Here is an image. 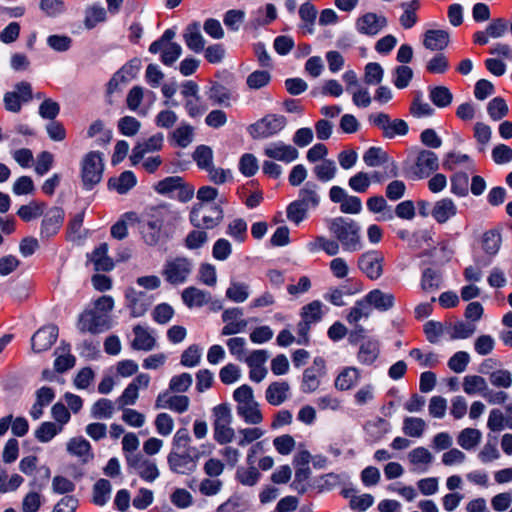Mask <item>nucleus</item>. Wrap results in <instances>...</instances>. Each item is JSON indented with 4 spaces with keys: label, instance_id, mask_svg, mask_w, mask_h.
<instances>
[{
    "label": "nucleus",
    "instance_id": "1",
    "mask_svg": "<svg viewBox=\"0 0 512 512\" xmlns=\"http://www.w3.org/2000/svg\"><path fill=\"white\" fill-rule=\"evenodd\" d=\"M330 233L346 252H356L363 248L361 228L353 219L336 217L327 221Z\"/></svg>",
    "mask_w": 512,
    "mask_h": 512
},
{
    "label": "nucleus",
    "instance_id": "2",
    "mask_svg": "<svg viewBox=\"0 0 512 512\" xmlns=\"http://www.w3.org/2000/svg\"><path fill=\"white\" fill-rule=\"evenodd\" d=\"M233 399L236 401V412L245 423L258 425L263 421V415L259 404L254 399L252 388L243 384L233 392Z\"/></svg>",
    "mask_w": 512,
    "mask_h": 512
},
{
    "label": "nucleus",
    "instance_id": "3",
    "mask_svg": "<svg viewBox=\"0 0 512 512\" xmlns=\"http://www.w3.org/2000/svg\"><path fill=\"white\" fill-rule=\"evenodd\" d=\"M213 412V437L220 444L225 445L233 441L235 431L230 426L232 423L231 409L227 404H219L212 410Z\"/></svg>",
    "mask_w": 512,
    "mask_h": 512
},
{
    "label": "nucleus",
    "instance_id": "4",
    "mask_svg": "<svg viewBox=\"0 0 512 512\" xmlns=\"http://www.w3.org/2000/svg\"><path fill=\"white\" fill-rule=\"evenodd\" d=\"M193 261L187 257L169 258L163 264L161 275L173 286L184 284L193 271Z\"/></svg>",
    "mask_w": 512,
    "mask_h": 512
},
{
    "label": "nucleus",
    "instance_id": "5",
    "mask_svg": "<svg viewBox=\"0 0 512 512\" xmlns=\"http://www.w3.org/2000/svg\"><path fill=\"white\" fill-rule=\"evenodd\" d=\"M104 163L102 153L90 151L81 160V180L85 190H92L100 183L103 175Z\"/></svg>",
    "mask_w": 512,
    "mask_h": 512
},
{
    "label": "nucleus",
    "instance_id": "6",
    "mask_svg": "<svg viewBox=\"0 0 512 512\" xmlns=\"http://www.w3.org/2000/svg\"><path fill=\"white\" fill-rule=\"evenodd\" d=\"M167 214L168 210L165 206L151 207L146 211L142 232L147 244L154 245L158 242Z\"/></svg>",
    "mask_w": 512,
    "mask_h": 512
},
{
    "label": "nucleus",
    "instance_id": "7",
    "mask_svg": "<svg viewBox=\"0 0 512 512\" xmlns=\"http://www.w3.org/2000/svg\"><path fill=\"white\" fill-rule=\"evenodd\" d=\"M286 124L287 120L283 115L268 114L251 124L248 131L253 139H264L278 134Z\"/></svg>",
    "mask_w": 512,
    "mask_h": 512
},
{
    "label": "nucleus",
    "instance_id": "8",
    "mask_svg": "<svg viewBox=\"0 0 512 512\" xmlns=\"http://www.w3.org/2000/svg\"><path fill=\"white\" fill-rule=\"evenodd\" d=\"M203 204H196L192 208L189 220L195 228L213 229L223 220V210L219 205H212L207 214H202Z\"/></svg>",
    "mask_w": 512,
    "mask_h": 512
},
{
    "label": "nucleus",
    "instance_id": "9",
    "mask_svg": "<svg viewBox=\"0 0 512 512\" xmlns=\"http://www.w3.org/2000/svg\"><path fill=\"white\" fill-rule=\"evenodd\" d=\"M327 374L326 361L323 357H315L311 366L303 372L301 391L306 394L315 392L321 385V380Z\"/></svg>",
    "mask_w": 512,
    "mask_h": 512
},
{
    "label": "nucleus",
    "instance_id": "10",
    "mask_svg": "<svg viewBox=\"0 0 512 512\" xmlns=\"http://www.w3.org/2000/svg\"><path fill=\"white\" fill-rule=\"evenodd\" d=\"M369 121L374 126L382 130L385 138L392 139L395 136H404L408 133V124L402 119L391 120L390 116L384 112L372 114Z\"/></svg>",
    "mask_w": 512,
    "mask_h": 512
},
{
    "label": "nucleus",
    "instance_id": "11",
    "mask_svg": "<svg viewBox=\"0 0 512 512\" xmlns=\"http://www.w3.org/2000/svg\"><path fill=\"white\" fill-rule=\"evenodd\" d=\"M77 328L81 333H102L110 328V316L100 315L92 309L85 310L79 315Z\"/></svg>",
    "mask_w": 512,
    "mask_h": 512
},
{
    "label": "nucleus",
    "instance_id": "12",
    "mask_svg": "<svg viewBox=\"0 0 512 512\" xmlns=\"http://www.w3.org/2000/svg\"><path fill=\"white\" fill-rule=\"evenodd\" d=\"M65 219L63 208L54 206L43 213V219L40 226L41 240H49L60 231Z\"/></svg>",
    "mask_w": 512,
    "mask_h": 512
},
{
    "label": "nucleus",
    "instance_id": "13",
    "mask_svg": "<svg viewBox=\"0 0 512 512\" xmlns=\"http://www.w3.org/2000/svg\"><path fill=\"white\" fill-rule=\"evenodd\" d=\"M200 458V453L170 451L167 456V463L172 472L182 475L192 473Z\"/></svg>",
    "mask_w": 512,
    "mask_h": 512
},
{
    "label": "nucleus",
    "instance_id": "14",
    "mask_svg": "<svg viewBox=\"0 0 512 512\" xmlns=\"http://www.w3.org/2000/svg\"><path fill=\"white\" fill-rule=\"evenodd\" d=\"M384 256L382 252L372 250L358 258L359 269L371 280L379 279L383 274Z\"/></svg>",
    "mask_w": 512,
    "mask_h": 512
},
{
    "label": "nucleus",
    "instance_id": "15",
    "mask_svg": "<svg viewBox=\"0 0 512 512\" xmlns=\"http://www.w3.org/2000/svg\"><path fill=\"white\" fill-rule=\"evenodd\" d=\"M439 168L438 156L430 150H421L417 154L412 174L414 179H423L429 177Z\"/></svg>",
    "mask_w": 512,
    "mask_h": 512
},
{
    "label": "nucleus",
    "instance_id": "16",
    "mask_svg": "<svg viewBox=\"0 0 512 512\" xmlns=\"http://www.w3.org/2000/svg\"><path fill=\"white\" fill-rule=\"evenodd\" d=\"M387 24L388 21L384 15L367 12L356 19L355 27L362 35L375 36L382 31Z\"/></svg>",
    "mask_w": 512,
    "mask_h": 512
},
{
    "label": "nucleus",
    "instance_id": "17",
    "mask_svg": "<svg viewBox=\"0 0 512 512\" xmlns=\"http://www.w3.org/2000/svg\"><path fill=\"white\" fill-rule=\"evenodd\" d=\"M58 327L48 325L37 330L31 338V346L34 352L40 353L51 348L58 338Z\"/></svg>",
    "mask_w": 512,
    "mask_h": 512
},
{
    "label": "nucleus",
    "instance_id": "18",
    "mask_svg": "<svg viewBox=\"0 0 512 512\" xmlns=\"http://www.w3.org/2000/svg\"><path fill=\"white\" fill-rule=\"evenodd\" d=\"M264 154L270 159L285 163H290L299 156L298 150L295 147L285 144L282 141L268 144L264 148Z\"/></svg>",
    "mask_w": 512,
    "mask_h": 512
},
{
    "label": "nucleus",
    "instance_id": "19",
    "mask_svg": "<svg viewBox=\"0 0 512 512\" xmlns=\"http://www.w3.org/2000/svg\"><path fill=\"white\" fill-rule=\"evenodd\" d=\"M164 136L162 133H156L143 142L137 143L132 149L130 160L133 165H137L143 159L144 155L149 152L161 150L163 146Z\"/></svg>",
    "mask_w": 512,
    "mask_h": 512
},
{
    "label": "nucleus",
    "instance_id": "20",
    "mask_svg": "<svg viewBox=\"0 0 512 512\" xmlns=\"http://www.w3.org/2000/svg\"><path fill=\"white\" fill-rule=\"evenodd\" d=\"M430 214L437 223L444 224L457 214V206L451 198L445 197L434 203Z\"/></svg>",
    "mask_w": 512,
    "mask_h": 512
},
{
    "label": "nucleus",
    "instance_id": "21",
    "mask_svg": "<svg viewBox=\"0 0 512 512\" xmlns=\"http://www.w3.org/2000/svg\"><path fill=\"white\" fill-rule=\"evenodd\" d=\"M368 306L374 307L378 311H388L395 304V297L391 293L383 292L380 289L371 290L364 297Z\"/></svg>",
    "mask_w": 512,
    "mask_h": 512
},
{
    "label": "nucleus",
    "instance_id": "22",
    "mask_svg": "<svg viewBox=\"0 0 512 512\" xmlns=\"http://www.w3.org/2000/svg\"><path fill=\"white\" fill-rule=\"evenodd\" d=\"M140 65V60L137 58H134L126 63L110 79L108 83V91L111 93L114 89H116L119 82H128L129 80L133 79L140 70Z\"/></svg>",
    "mask_w": 512,
    "mask_h": 512
},
{
    "label": "nucleus",
    "instance_id": "23",
    "mask_svg": "<svg viewBox=\"0 0 512 512\" xmlns=\"http://www.w3.org/2000/svg\"><path fill=\"white\" fill-rule=\"evenodd\" d=\"M450 41L449 33L441 29H431L424 33L423 45L431 51L444 50Z\"/></svg>",
    "mask_w": 512,
    "mask_h": 512
},
{
    "label": "nucleus",
    "instance_id": "24",
    "mask_svg": "<svg viewBox=\"0 0 512 512\" xmlns=\"http://www.w3.org/2000/svg\"><path fill=\"white\" fill-rule=\"evenodd\" d=\"M380 354V343L375 338H368L361 342L357 353L358 361L363 365H372Z\"/></svg>",
    "mask_w": 512,
    "mask_h": 512
},
{
    "label": "nucleus",
    "instance_id": "25",
    "mask_svg": "<svg viewBox=\"0 0 512 512\" xmlns=\"http://www.w3.org/2000/svg\"><path fill=\"white\" fill-rule=\"evenodd\" d=\"M183 39L191 51L200 53L204 50L205 40L201 34L199 22H192L186 27Z\"/></svg>",
    "mask_w": 512,
    "mask_h": 512
},
{
    "label": "nucleus",
    "instance_id": "26",
    "mask_svg": "<svg viewBox=\"0 0 512 512\" xmlns=\"http://www.w3.org/2000/svg\"><path fill=\"white\" fill-rule=\"evenodd\" d=\"M307 249L311 253L324 251L329 256H335L339 253L340 244L337 239L333 240L319 235L315 236L313 240L307 243Z\"/></svg>",
    "mask_w": 512,
    "mask_h": 512
},
{
    "label": "nucleus",
    "instance_id": "27",
    "mask_svg": "<svg viewBox=\"0 0 512 512\" xmlns=\"http://www.w3.org/2000/svg\"><path fill=\"white\" fill-rule=\"evenodd\" d=\"M289 390L290 386L285 381L272 382L265 392L266 401L273 406H279L288 398Z\"/></svg>",
    "mask_w": 512,
    "mask_h": 512
},
{
    "label": "nucleus",
    "instance_id": "28",
    "mask_svg": "<svg viewBox=\"0 0 512 512\" xmlns=\"http://www.w3.org/2000/svg\"><path fill=\"white\" fill-rule=\"evenodd\" d=\"M181 297L184 304L188 308L202 307L206 305L211 299L209 292L203 291L194 286L185 288L182 291Z\"/></svg>",
    "mask_w": 512,
    "mask_h": 512
},
{
    "label": "nucleus",
    "instance_id": "29",
    "mask_svg": "<svg viewBox=\"0 0 512 512\" xmlns=\"http://www.w3.org/2000/svg\"><path fill=\"white\" fill-rule=\"evenodd\" d=\"M127 306L133 317H140L148 310L149 304L145 302V293L129 288L126 291Z\"/></svg>",
    "mask_w": 512,
    "mask_h": 512
},
{
    "label": "nucleus",
    "instance_id": "30",
    "mask_svg": "<svg viewBox=\"0 0 512 512\" xmlns=\"http://www.w3.org/2000/svg\"><path fill=\"white\" fill-rule=\"evenodd\" d=\"M360 379V370L356 367H345L335 379L334 386L339 391L352 389Z\"/></svg>",
    "mask_w": 512,
    "mask_h": 512
},
{
    "label": "nucleus",
    "instance_id": "31",
    "mask_svg": "<svg viewBox=\"0 0 512 512\" xmlns=\"http://www.w3.org/2000/svg\"><path fill=\"white\" fill-rule=\"evenodd\" d=\"M137 183L135 174L132 171H124L118 177H111L108 180V188L117 191L119 194H126Z\"/></svg>",
    "mask_w": 512,
    "mask_h": 512
},
{
    "label": "nucleus",
    "instance_id": "32",
    "mask_svg": "<svg viewBox=\"0 0 512 512\" xmlns=\"http://www.w3.org/2000/svg\"><path fill=\"white\" fill-rule=\"evenodd\" d=\"M107 243H101L90 255V261L94 264L96 271H110L114 267L112 259L107 255Z\"/></svg>",
    "mask_w": 512,
    "mask_h": 512
},
{
    "label": "nucleus",
    "instance_id": "33",
    "mask_svg": "<svg viewBox=\"0 0 512 512\" xmlns=\"http://www.w3.org/2000/svg\"><path fill=\"white\" fill-rule=\"evenodd\" d=\"M55 354L57 357L54 361V367L57 372L63 373L74 367L76 359L70 354V345L68 343L62 342L56 349Z\"/></svg>",
    "mask_w": 512,
    "mask_h": 512
},
{
    "label": "nucleus",
    "instance_id": "34",
    "mask_svg": "<svg viewBox=\"0 0 512 512\" xmlns=\"http://www.w3.org/2000/svg\"><path fill=\"white\" fill-rule=\"evenodd\" d=\"M133 333L135 335L134 340L132 341L131 344L133 349L150 351L154 348L156 340L148 332L147 328L141 325H136L133 328Z\"/></svg>",
    "mask_w": 512,
    "mask_h": 512
},
{
    "label": "nucleus",
    "instance_id": "35",
    "mask_svg": "<svg viewBox=\"0 0 512 512\" xmlns=\"http://www.w3.org/2000/svg\"><path fill=\"white\" fill-rule=\"evenodd\" d=\"M191 436L187 428H180L176 431L172 439V448L170 451L200 453L199 450L191 445Z\"/></svg>",
    "mask_w": 512,
    "mask_h": 512
},
{
    "label": "nucleus",
    "instance_id": "36",
    "mask_svg": "<svg viewBox=\"0 0 512 512\" xmlns=\"http://www.w3.org/2000/svg\"><path fill=\"white\" fill-rule=\"evenodd\" d=\"M317 191L318 185L316 183L307 182L304 187L299 190L297 201L308 210L316 208L320 203V196Z\"/></svg>",
    "mask_w": 512,
    "mask_h": 512
},
{
    "label": "nucleus",
    "instance_id": "37",
    "mask_svg": "<svg viewBox=\"0 0 512 512\" xmlns=\"http://www.w3.org/2000/svg\"><path fill=\"white\" fill-rule=\"evenodd\" d=\"M409 462L416 466L414 470L418 472H426L429 465L433 461V455L424 447H417L408 454Z\"/></svg>",
    "mask_w": 512,
    "mask_h": 512
},
{
    "label": "nucleus",
    "instance_id": "38",
    "mask_svg": "<svg viewBox=\"0 0 512 512\" xmlns=\"http://www.w3.org/2000/svg\"><path fill=\"white\" fill-rule=\"evenodd\" d=\"M434 112L431 105L424 101L422 92L415 91L409 107V113L415 118H423L432 116Z\"/></svg>",
    "mask_w": 512,
    "mask_h": 512
},
{
    "label": "nucleus",
    "instance_id": "39",
    "mask_svg": "<svg viewBox=\"0 0 512 512\" xmlns=\"http://www.w3.org/2000/svg\"><path fill=\"white\" fill-rule=\"evenodd\" d=\"M208 99L214 105H230L231 93L228 88L218 82H213L206 91Z\"/></svg>",
    "mask_w": 512,
    "mask_h": 512
},
{
    "label": "nucleus",
    "instance_id": "40",
    "mask_svg": "<svg viewBox=\"0 0 512 512\" xmlns=\"http://www.w3.org/2000/svg\"><path fill=\"white\" fill-rule=\"evenodd\" d=\"M428 91L431 102L438 108H446L453 101V94L446 86H431Z\"/></svg>",
    "mask_w": 512,
    "mask_h": 512
},
{
    "label": "nucleus",
    "instance_id": "41",
    "mask_svg": "<svg viewBox=\"0 0 512 512\" xmlns=\"http://www.w3.org/2000/svg\"><path fill=\"white\" fill-rule=\"evenodd\" d=\"M67 451L75 456L82 457L86 462L89 458H93L90 443L83 437H74L67 443Z\"/></svg>",
    "mask_w": 512,
    "mask_h": 512
},
{
    "label": "nucleus",
    "instance_id": "42",
    "mask_svg": "<svg viewBox=\"0 0 512 512\" xmlns=\"http://www.w3.org/2000/svg\"><path fill=\"white\" fill-rule=\"evenodd\" d=\"M482 249L488 255L485 259H490L495 256L501 245V235L496 230L486 231L481 239Z\"/></svg>",
    "mask_w": 512,
    "mask_h": 512
},
{
    "label": "nucleus",
    "instance_id": "43",
    "mask_svg": "<svg viewBox=\"0 0 512 512\" xmlns=\"http://www.w3.org/2000/svg\"><path fill=\"white\" fill-rule=\"evenodd\" d=\"M463 390L468 395L480 394L483 396L487 390V382L485 378L479 375H466L463 378Z\"/></svg>",
    "mask_w": 512,
    "mask_h": 512
},
{
    "label": "nucleus",
    "instance_id": "44",
    "mask_svg": "<svg viewBox=\"0 0 512 512\" xmlns=\"http://www.w3.org/2000/svg\"><path fill=\"white\" fill-rule=\"evenodd\" d=\"M170 141L177 147L186 148L193 141V127L183 124L170 133Z\"/></svg>",
    "mask_w": 512,
    "mask_h": 512
},
{
    "label": "nucleus",
    "instance_id": "45",
    "mask_svg": "<svg viewBox=\"0 0 512 512\" xmlns=\"http://www.w3.org/2000/svg\"><path fill=\"white\" fill-rule=\"evenodd\" d=\"M481 438L482 434L478 429L465 428L459 433L457 443L465 450H472L480 443Z\"/></svg>",
    "mask_w": 512,
    "mask_h": 512
},
{
    "label": "nucleus",
    "instance_id": "46",
    "mask_svg": "<svg viewBox=\"0 0 512 512\" xmlns=\"http://www.w3.org/2000/svg\"><path fill=\"white\" fill-rule=\"evenodd\" d=\"M62 432V427L54 422L46 421L40 424L35 430L34 436L41 443L51 441L56 435Z\"/></svg>",
    "mask_w": 512,
    "mask_h": 512
},
{
    "label": "nucleus",
    "instance_id": "47",
    "mask_svg": "<svg viewBox=\"0 0 512 512\" xmlns=\"http://www.w3.org/2000/svg\"><path fill=\"white\" fill-rule=\"evenodd\" d=\"M115 411L114 403L107 398L97 400L91 408V416L94 419H109Z\"/></svg>",
    "mask_w": 512,
    "mask_h": 512
},
{
    "label": "nucleus",
    "instance_id": "48",
    "mask_svg": "<svg viewBox=\"0 0 512 512\" xmlns=\"http://www.w3.org/2000/svg\"><path fill=\"white\" fill-rule=\"evenodd\" d=\"M441 274L432 268H426L421 277V288L425 292H434L441 286Z\"/></svg>",
    "mask_w": 512,
    "mask_h": 512
},
{
    "label": "nucleus",
    "instance_id": "49",
    "mask_svg": "<svg viewBox=\"0 0 512 512\" xmlns=\"http://www.w3.org/2000/svg\"><path fill=\"white\" fill-rule=\"evenodd\" d=\"M426 429V422L418 417H406L403 420V433L409 437L419 438Z\"/></svg>",
    "mask_w": 512,
    "mask_h": 512
},
{
    "label": "nucleus",
    "instance_id": "50",
    "mask_svg": "<svg viewBox=\"0 0 512 512\" xmlns=\"http://www.w3.org/2000/svg\"><path fill=\"white\" fill-rule=\"evenodd\" d=\"M111 494V484L106 479H99L93 486V503L103 506L107 503Z\"/></svg>",
    "mask_w": 512,
    "mask_h": 512
},
{
    "label": "nucleus",
    "instance_id": "51",
    "mask_svg": "<svg viewBox=\"0 0 512 512\" xmlns=\"http://www.w3.org/2000/svg\"><path fill=\"white\" fill-rule=\"evenodd\" d=\"M322 307L323 304L319 300H314L304 305L300 313L301 318L312 324L321 321L323 317Z\"/></svg>",
    "mask_w": 512,
    "mask_h": 512
},
{
    "label": "nucleus",
    "instance_id": "52",
    "mask_svg": "<svg viewBox=\"0 0 512 512\" xmlns=\"http://www.w3.org/2000/svg\"><path fill=\"white\" fill-rule=\"evenodd\" d=\"M249 294V285L242 282H231L226 290V297L235 303L246 301Z\"/></svg>",
    "mask_w": 512,
    "mask_h": 512
},
{
    "label": "nucleus",
    "instance_id": "53",
    "mask_svg": "<svg viewBox=\"0 0 512 512\" xmlns=\"http://www.w3.org/2000/svg\"><path fill=\"white\" fill-rule=\"evenodd\" d=\"M451 192L458 197H465L469 192V177L467 173L459 172L454 174L451 179Z\"/></svg>",
    "mask_w": 512,
    "mask_h": 512
},
{
    "label": "nucleus",
    "instance_id": "54",
    "mask_svg": "<svg viewBox=\"0 0 512 512\" xmlns=\"http://www.w3.org/2000/svg\"><path fill=\"white\" fill-rule=\"evenodd\" d=\"M313 171L318 180L327 182L335 177L337 168L333 160L324 159L320 164L314 167Z\"/></svg>",
    "mask_w": 512,
    "mask_h": 512
},
{
    "label": "nucleus",
    "instance_id": "55",
    "mask_svg": "<svg viewBox=\"0 0 512 512\" xmlns=\"http://www.w3.org/2000/svg\"><path fill=\"white\" fill-rule=\"evenodd\" d=\"M193 159L198 167L206 170L213 165V151L207 145H199L193 153Z\"/></svg>",
    "mask_w": 512,
    "mask_h": 512
},
{
    "label": "nucleus",
    "instance_id": "56",
    "mask_svg": "<svg viewBox=\"0 0 512 512\" xmlns=\"http://www.w3.org/2000/svg\"><path fill=\"white\" fill-rule=\"evenodd\" d=\"M487 112L492 120L498 121L508 114L509 109L502 97H495L488 103Z\"/></svg>",
    "mask_w": 512,
    "mask_h": 512
},
{
    "label": "nucleus",
    "instance_id": "57",
    "mask_svg": "<svg viewBox=\"0 0 512 512\" xmlns=\"http://www.w3.org/2000/svg\"><path fill=\"white\" fill-rule=\"evenodd\" d=\"M261 477L260 472L254 466L249 468L239 467L236 471V479L245 486H254Z\"/></svg>",
    "mask_w": 512,
    "mask_h": 512
},
{
    "label": "nucleus",
    "instance_id": "58",
    "mask_svg": "<svg viewBox=\"0 0 512 512\" xmlns=\"http://www.w3.org/2000/svg\"><path fill=\"white\" fill-rule=\"evenodd\" d=\"M106 11L102 6L93 5L86 10L84 24L88 29L94 28L98 23L105 21Z\"/></svg>",
    "mask_w": 512,
    "mask_h": 512
},
{
    "label": "nucleus",
    "instance_id": "59",
    "mask_svg": "<svg viewBox=\"0 0 512 512\" xmlns=\"http://www.w3.org/2000/svg\"><path fill=\"white\" fill-rule=\"evenodd\" d=\"M489 382L497 387L508 389L512 386V374L505 369H499L488 374Z\"/></svg>",
    "mask_w": 512,
    "mask_h": 512
},
{
    "label": "nucleus",
    "instance_id": "60",
    "mask_svg": "<svg viewBox=\"0 0 512 512\" xmlns=\"http://www.w3.org/2000/svg\"><path fill=\"white\" fill-rule=\"evenodd\" d=\"M370 307L368 306L366 300H359L355 303V305L350 309L346 319L350 324H357V322L361 318H368L370 316Z\"/></svg>",
    "mask_w": 512,
    "mask_h": 512
},
{
    "label": "nucleus",
    "instance_id": "61",
    "mask_svg": "<svg viewBox=\"0 0 512 512\" xmlns=\"http://www.w3.org/2000/svg\"><path fill=\"white\" fill-rule=\"evenodd\" d=\"M388 155L380 147H370L363 155V161L369 167H377L386 162Z\"/></svg>",
    "mask_w": 512,
    "mask_h": 512
},
{
    "label": "nucleus",
    "instance_id": "62",
    "mask_svg": "<svg viewBox=\"0 0 512 512\" xmlns=\"http://www.w3.org/2000/svg\"><path fill=\"white\" fill-rule=\"evenodd\" d=\"M159 52H161V62L166 66H171L180 57L182 48L178 43H171L165 45Z\"/></svg>",
    "mask_w": 512,
    "mask_h": 512
},
{
    "label": "nucleus",
    "instance_id": "63",
    "mask_svg": "<svg viewBox=\"0 0 512 512\" xmlns=\"http://www.w3.org/2000/svg\"><path fill=\"white\" fill-rule=\"evenodd\" d=\"M200 360L201 349L197 344H192L182 352L180 363L185 367H195Z\"/></svg>",
    "mask_w": 512,
    "mask_h": 512
},
{
    "label": "nucleus",
    "instance_id": "64",
    "mask_svg": "<svg viewBox=\"0 0 512 512\" xmlns=\"http://www.w3.org/2000/svg\"><path fill=\"white\" fill-rule=\"evenodd\" d=\"M383 68L379 63L370 62L365 66L364 82L368 85H377L383 79Z\"/></svg>",
    "mask_w": 512,
    "mask_h": 512
}]
</instances>
